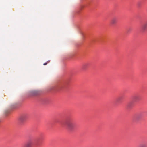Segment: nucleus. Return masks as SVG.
<instances>
[{
	"mask_svg": "<svg viewBox=\"0 0 147 147\" xmlns=\"http://www.w3.org/2000/svg\"><path fill=\"white\" fill-rule=\"evenodd\" d=\"M63 127H65L69 132H72L76 129V124L73 119L71 118H67L63 122L58 121Z\"/></svg>",
	"mask_w": 147,
	"mask_h": 147,
	"instance_id": "1",
	"label": "nucleus"
},
{
	"mask_svg": "<svg viewBox=\"0 0 147 147\" xmlns=\"http://www.w3.org/2000/svg\"><path fill=\"white\" fill-rule=\"evenodd\" d=\"M67 81L60 82L55 86L51 88V90L52 91H57L61 90L67 88L68 85Z\"/></svg>",
	"mask_w": 147,
	"mask_h": 147,
	"instance_id": "2",
	"label": "nucleus"
},
{
	"mask_svg": "<svg viewBox=\"0 0 147 147\" xmlns=\"http://www.w3.org/2000/svg\"><path fill=\"white\" fill-rule=\"evenodd\" d=\"M40 140L39 138H38L35 140L30 141L23 147H37L40 144Z\"/></svg>",
	"mask_w": 147,
	"mask_h": 147,
	"instance_id": "3",
	"label": "nucleus"
},
{
	"mask_svg": "<svg viewBox=\"0 0 147 147\" xmlns=\"http://www.w3.org/2000/svg\"><path fill=\"white\" fill-rule=\"evenodd\" d=\"M144 116V112H140L135 115L134 117V120L138 121L141 119Z\"/></svg>",
	"mask_w": 147,
	"mask_h": 147,
	"instance_id": "4",
	"label": "nucleus"
},
{
	"mask_svg": "<svg viewBox=\"0 0 147 147\" xmlns=\"http://www.w3.org/2000/svg\"><path fill=\"white\" fill-rule=\"evenodd\" d=\"M141 29L143 32H145L147 30V22L142 24L141 27Z\"/></svg>",
	"mask_w": 147,
	"mask_h": 147,
	"instance_id": "5",
	"label": "nucleus"
},
{
	"mask_svg": "<svg viewBox=\"0 0 147 147\" xmlns=\"http://www.w3.org/2000/svg\"><path fill=\"white\" fill-rule=\"evenodd\" d=\"M27 117V116L26 114L22 115L20 118V122L22 123H23L26 120Z\"/></svg>",
	"mask_w": 147,
	"mask_h": 147,
	"instance_id": "6",
	"label": "nucleus"
},
{
	"mask_svg": "<svg viewBox=\"0 0 147 147\" xmlns=\"http://www.w3.org/2000/svg\"><path fill=\"white\" fill-rule=\"evenodd\" d=\"M140 99V96L139 95H135L133 98V101L137 102L139 101Z\"/></svg>",
	"mask_w": 147,
	"mask_h": 147,
	"instance_id": "7",
	"label": "nucleus"
},
{
	"mask_svg": "<svg viewBox=\"0 0 147 147\" xmlns=\"http://www.w3.org/2000/svg\"><path fill=\"white\" fill-rule=\"evenodd\" d=\"M134 102L130 101L128 102L126 105L127 108L129 109H131L134 106Z\"/></svg>",
	"mask_w": 147,
	"mask_h": 147,
	"instance_id": "8",
	"label": "nucleus"
},
{
	"mask_svg": "<svg viewBox=\"0 0 147 147\" xmlns=\"http://www.w3.org/2000/svg\"><path fill=\"white\" fill-rule=\"evenodd\" d=\"M38 93V92L36 91H32L29 92L30 96H34L37 95Z\"/></svg>",
	"mask_w": 147,
	"mask_h": 147,
	"instance_id": "9",
	"label": "nucleus"
},
{
	"mask_svg": "<svg viewBox=\"0 0 147 147\" xmlns=\"http://www.w3.org/2000/svg\"><path fill=\"white\" fill-rule=\"evenodd\" d=\"M88 63H85L83 64L82 66V68L83 70H85L88 66Z\"/></svg>",
	"mask_w": 147,
	"mask_h": 147,
	"instance_id": "10",
	"label": "nucleus"
},
{
	"mask_svg": "<svg viewBox=\"0 0 147 147\" xmlns=\"http://www.w3.org/2000/svg\"><path fill=\"white\" fill-rule=\"evenodd\" d=\"M117 22V19L116 18H114L112 19L111 20V23L113 24H115Z\"/></svg>",
	"mask_w": 147,
	"mask_h": 147,
	"instance_id": "11",
	"label": "nucleus"
},
{
	"mask_svg": "<svg viewBox=\"0 0 147 147\" xmlns=\"http://www.w3.org/2000/svg\"><path fill=\"white\" fill-rule=\"evenodd\" d=\"M139 147H146V145L145 144H141Z\"/></svg>",
	"mask_w": 147,
	"mask_h": 147,
	"instance_id": "12",
	"label": "nucleus"
},
{
	"mask_svg": "<svg viewBox=\"0 0 147 147\" xmlns=\"http://www.w3.org/2000/svg\"><path fill=\"white\" fill-rule=\"evenodd\" d=\"M9 111L8 110L6 111H5V115H7L8 114V113H9Z\"/></svg>",
	"mask_w": 147,
	"mask_h": 147,
	"instance_id": "13",
	"label": "nucleus"
},
{
	"mask_svg": "<svg viewBox=\"0 0 147 147\" xmlns=\"http://www.w3.org/2000/svg\"><path fill=\"white\" fill-rule=\"evenodd\" d=\"M50 61H49H49H48L46 62H45V63H44L43 64V65H46Z\"/></svg>",
	"mask_w": 147,
	"mask_h": 147,
	"instance_id": "14",
	"label": "nucleus"
},
{
	"mask_svg": "<svg viewBox=\"0 0 147 147\" xmlns=\"http://www.w3.org/2000/svg\"><path fill=\"white\" fill-rule=\"evenodd\" d=\"M16 107V106L15 105V106H14L13 107H12V108L13 109H14Z\"/></svg>",
	"mask_w": 147,
	"mask_h": 147,
	"instance_id": "15",
	"label": "nucleus"
},
{
	"mask_svg": "<svg viewBox=\"0 0 147 147\" xmlns=\"http://www.w3.org/2000/svg\"><path fill=\"white\" fill-rule=\"evenodd\" d=\"M120 99V98H118V99H117V101H118V100H119Z\"/></svg>",
	"mask_w": 147,
	"mask_h": 147,
	"instance_id": "16",
	"label": "nucleus"
}]
</instances>
